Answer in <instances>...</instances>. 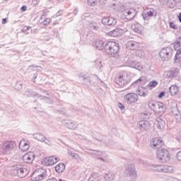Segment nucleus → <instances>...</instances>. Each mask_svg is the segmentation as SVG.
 Returning a JSON list of instances; mask_svg holds the SVG:
<instances>
[{
  "label": "nucleus",
  "mask_w": 181,
  "mask_h": 181,
  "mask_svg": "<svg viewBox=\"0 0 181 181\" xmlns=\"http://www.w3.org/2000/svg\"><path fill=\"white\" fill-rule=\"evenodd\" d=\"M119 49V44L115 41H107L105 44V52L110 57H118Z\"/></svg>",
  "instance_id": "nucleus-1"
},
{
  "label": "nucleus",
  "mask_w": 181,
  "mask_h": 181,
  "mask_svg": "<svg viewBox=\"0 0 181 181\" xmlns=\"http://www.w3.org/2000/svg\"><path fill=\"white\" fill-rule=\"evenodd\" d=\"M115 83L119 87H125L131 83V76L125 71L120 72L115 78Z\"/></svg>",
  "instance_id": "nucleus-2"
},
{
  "label": "nucleus",
  "mask_w": 181,
  "mask_h": 181,
  "mask_svg": "<svg viewBox=\"0 0 181 181\" xmlns=\"http://www.w3.org/2000/svg\"><path fill=\"white\" fill-rule=\"evenodd\" d=\"M148 107L156 114H165L166 106L162 102L151 100L148 103Z\"/></svg>",
  "instance_id": "nucleus-3"
},
{
  "label": "nucleus",
  "mask_w": 181,
  "mask_h": 181,
  "mask_svg": "<svg viewBox=\"0 0 181 181\" xmlns=\"http://www.w3.org/2000/svg\"><path fill=\"white\" fill-rule=\"evenodd\" d=\"M156 156L159 160L165 163L170 162L171 159L170 153H169V151L166 148L158 150Z\"/></svg>",
  "instance_id": "nucleus-4"
},
{
  "label": "nucleus",
  "mask_w": 181,
  "mask_h": 181,
  "mask_svg": "<svg viewBox=\"0 0 181 181\" xmlns=\"http://www.w3.org/2000/svg\"><path fill=\"white\" fill-rule=\"evenodd\" d=\"M46 177V170L44 168H38L33 173L31 179L33 181L43 180Z\"/></svg>",
  "instance_id": "nucleus-5"
},
{
  "label": "nucleus",
  "mask_w": 181,
  "mask_h": 181,
  "mask_svg": "<svg viewBox=\"0 0 181 181\" xmlns=\"http://www.w3.org/2000/svg\"><path fill=\"white\" fill-rule=\"evenodd\" d=\"M173 53V49L170 47L163 48L160 52V57L161 60L164 62H168L172 58V54Z\"/></svg>",
  "instance_id": "nucleus-6"
},
{
  "label": "nucleus",
  "mask_w": 181,
  "mask_h": 181,
  "mask_svg": "<svg viewBox=\"0 0 181 181\" xmlns=\"http://www.w3.org/2000/svg\"><path fill=\"white\" fill-rule=\"evenodd\" d=\"M164 145L165 142H163V140L160 137L153 138L150 141V146H151V148H162Z\"/></svg>",
  "instance_id": "nucleus-7"
},
{
  "label": "nucleus",
  "mask_w": 181,
  "mask_h": 181,
  "mask_svg": "<svg viewBox=\"0 0 181 181\" xmlns=\"http://www.w3.org/2000/svg\"><path fill=\"white\" fill-rule=\"evenodd\" d=\"M42 165L45 166H52L55 163H57V158L54 156H51L47 158H45L42 161Z\"/></svg>",
  "instance_id": "nucleus-8"
},
{
  "label": "nucleus",
  "mask_w": 181,
  "mask_h": 181,
  "mask_svg": "<svg viewBox=\"0 0 181 181\" xmlns=\"http://www.w3.org/2000/svg\"><path fill=\"white\" fill-rule=\"evenodd\" d=\"M124 100L127 104H134L138 101V95L136 93H128L125 95Z\"/></svg>",
  "instance_id": "nucleus-9"
},
{
  "label": "nucleus",
  "mask_w": 181,
  "mask_h": 181,
  "mask_svg": "<svg viewBox=\"0 0 181 181\" xmlns=\"http://www.w3.org/2000/svg\"><path fill=\"white\" fill-rule=\"evenodd\" d=\"M23 160L25 163H32L35 160V153L33 152L26 153L23 156Z\"/></svg>",
  "instance_id": "nucleus-10"
},
{
  "label": "nucleus",
  "mask_w": 181,
  "mask_h": 181,
  "mask_svg": "<svg viewBox=\"0 0 181 181\" xmlns=\"http://www.w3.org/2000/svg\"><path fill=\"white\" fill-rule=\"evenodd\" d=\"M102 23L107 26H114L117 25V20L112 17H104L102 19Z\"/></svg>",
  "instance_id": "nucleus-11"
},
{
  "label": "nucleus",
  "mask_w": 181,
  "mask_h": 181,
  "mask_svg": "<svg viewBox=\"0 0 181 181\" xmlns=\"http://www.w3.org/2000/svg\"><path fill=\"white\" fill-rule=\"evenodd\" d=\"M122 35H124V30L120 28H116L107 33V35L110 37H118L119 36H122Z\"/></svg>",
  "instance_id": "nucleus-12"
},
{
  "label": "nucleus",
  "mask_w": 181,
  "mask_h": 181,
  "mask_svg": "<svg viewBox=\"0 0 181 181\" xmlns=\"http://www.w3.org/2000/svg\"><path fill=\"white\" fill-rule=\"evenodd\" d=\"M30 144L28 140L22 139L20 141L19 148L22 152H26L29 149Z\"/></svg>",
  "instance_id": "nucleus-13"
},
{
  "label": "nucleus",
  "mask_w": 181,
  "mask_h": 181,
  "mask_svg": "<svg viewBox=\"0 0 181 181\" xmlns=\"http://www.w3.org/2000/svg\"><path fill=\"white\" fill-rule=\"evenodd\" d=\"M155 125L159 131H163V129H165V127H166V122L162 119H158L156 122Z\"/></svg>",
  "instance_id": "nucleus-14"
},
{
  "label": "nucleus",
  "mask_w": 181,
  "mask_h": 181,
  "mask_svg": "<svg viewBox=\"0 0 181 181\" xmlns=\"http://www.w3.org/2000/svg\"><path fill=\"white\" fill-rule=\"evenodd\" d=\"M28 175H29V170H28V169L26 168H19L17 170V176H18V177H26V176H28Z\"/></svg>",
  "instance_id": "nucleus-15"
},
{
  "label": "nucleus",
  "mask_w": 181,
  "mask_h": 181,
  "mask_svg": "<svg viewBox=\"0 0 181 181\" xmlns=\"http://www.w3.org/2000/svg\"><path fill=\"white\" fill-rule=\"evenodd\" d=\"M3 146L6 151L13 149L15 146H16V143H15V141H6Z\"/></svg>",
  "instance_id": "nucleus-16"
},
{
  "label": "nucleus",
  "mask_w": 181,
  "mask_h": 181,
  "mask_svg": "<svg viewBox=\"0 0 181 181\" xmlns=\"http://www.w3.org/2000/svg\"><path fill=\"white\" fill-rule=\"evenodd\" d=\"M170 93L171 95H177V94H179V87L176 85L171 86L170 87Z\"/></svg>",
  "instance_id": "nucleus-17"
},
{
  "label": "nucleus",
  "mask_w": 181,
  "mask_h": 181,
  "mask_svg": "<svg viewBox=\"0 0 181 181\" xmlns=\"http://www.w3.org/2000/svg\"><path fill=\"white\" fill-rule=\"evenodd\" d=\"M64 169H66V165L63 163H59L55 166V170L57 173H62L64 172Z\"/></svg>",
  "instance_id": "nucleus-18"
},
{
  "label": "nucleus",
  "mask_w": 181,
  "mask_h": 181,
  "mask_svg": "<svg viewBox=\"0 0 181 181\" xmlns=\"http://www.w3.org/2000/svg\"><path fill=\"white\" fill-rule=\"evenodd\" d=\"M125 13L127 16H129V18H134L135 15H136V11L134 8L127 9L125 11Z\"/></svg>",
  "instance_id": "nucleus-19"
},
{
  "label": "nucleus",
  "mask_w": 181,
  "mask_h": 181,
  "mask_svg": "<svg viewBox=\"0 0 181 181\" xmlns=\"http://www.w3.org/2000/svg\"><path fill=\"white\" fill-rule=\"evenodd\" d=\"M139 125L143 129H148V128H149V122L146 120H141L139 122Z\"/></svg>",
  "instance_id": "nucleus-20"
},
{
  "label": "nucleus",
  "mask_w": 181,
  "mask_h": 181,
  "mask_svg": "<svg viewBox=\"0 0 181 181\" xmlns=\"http://www.w3.org/2000/svg\"><path fill=\"white\" fill-rule=\"evenodd\" d=\"M175 50H181V37H179L173 44Z\"/></svg>",
  "instance_id": "nucleus-21"
},
{
  "label": "nucleus",
  "mask_w": 181,
  "mask_h": 181,
  "mask_svg": "<svg viewBox=\"0 0 181 181\" xmlns=\"http://www.w3.org/2000/svg\"><path fill=\"white\" fill-rule=\"evenodd\" d=\"M34 138L35 139H37V141H40L41 142L45 141V139H46L45 136H43V134H42L40 133H37V134H34Z\"/></svg>",
  "instance_id": "nucleus-22"
},
{
  "label": "nucleus",
  "mask_w": 181,
  "mask_h": 181,
  "mask_svg": "<svg viewBox=\"0 0 181 181\" xmlns=\"http://www.w3.org/2000/svg\"><path fill=\"white\" fill-rule=\"evenodd\" d=\"M129 46L131 47L132 50H136V49L139 47V43L132 41L129 42Z\"/></svg>",
  "instance_id": "nucleus-23"
},
{
  "label": "nucleus",
  "mask_w": 181,
  "mask_h": 181,
  "mask_svg": "<svg viewBox=\"0 0 181 181\" xmlns=\"http://www.w3.org/2000/svg\"><path fill=\"white\" fill-rule=\"evenodd\" d=\"M95 46L99 50L104 49V42L103 40H98L95 42Z\"/></svg>",
  "instance_id": "nucleus-24"
},
{
  "label": "nucleus",
  "mask_w": 181,
  "mask_h": 181,
  "mask_svg": "<svg viewBox=\"0 0 181 181\" xmlns=\"http://www.w3.org/2000/svg\"><path fill=\"white\" fill-rule=\"evenodd\" d=\"M137 94L140 95V97H145L146 95V92H145V88L141 87L137 90Z\"/></svg>",
  "instance_id": "nucleus-25"
},
{
  "label": "nucleus",
  "mask_w": 181,
  "mask_h": 181,
  "mask_svg": "<svg viewBox=\"0 0 181 181\" xmlns=\"http://www.w3.org/2000/svg\"><path fill=\"white\" fill-rule=\"evenodd\" d=\"M158 82L156 81H151L148 83V84L147 85V87L148 88H155V87H156V86H158Z\"/></svg>",
  "instance_id": "nucleus-26"
},
{
  "label": "nucleus",
  "mask_w": 181,
  "mask_h": 181,
  "mask_svg": "<svg viewBox=\"0 0 181 181\" xmlns=\"http://www.w3.org/2000/svg\"><path fill=\"white\" fill-rule=\"evenodd\" d=\"M146 16H153V10L148 9L146 13L144 12V14H143L144 19H146Z\"/></svg>",
  "instance_id": "nucleus-27"
},
{
  "label": "nucleus",
  "mask_w": 181,
  "mask_h": 181,
  "mask_svg": "<svg viewBox=\"0 0 181 181\" xmlns=\"http://www.w3.org/2000/svg\"><path fill=\"white\" fill-rule=\"evenodd\" d=\"M134 83H135V84L141 85V84H145L146 81L144 79V77H141L139 79H137L136 81H135Z\"/></svg>",
  "instance_id": "nucleus-28"
},
{
  "label": "nucleus",
  "mask_w": 181,
  "mask_h": 181,
  "mask_svg": "<svg viewBox=\"0 0 181 181\" xmlns=\"http://www.w3.org/2000/svg\"><path fill=\"white\" fill-rule=\"evenodd\" d=\"M170 28H172L173 29H177V26L176 25H175L174 23L170 22L169 23Z\"/></svg>",
  "instance_id": "nucleus-29"
},
{
  "label": "nucleus",
  "mask_w": 181,
  "mask_h": 181,
  "mask_svg": "<svg viewBox=\"0 0 181 181\" xmlns=\"http://www.w3.org/2000/svg\"><path fill=\"white\" fill-rule=\"evenodd\" d=\"M177 160H181V151H179L177 153Z\"/></svg>",
  "instance_id": "nucleus-30"
},
{
  "label": "nucleus",
  "mask_w": 181,
  "mask_h": 181,
  "mask_svg": "<svg viewBox=\"0 0 181 181\" xmlns=\"http://www.w3.org/2000/svg\"><path fill=\"white\" fill-rule=\"evenodd\" d=\"M118 107L120 108V110H124V108H125V106H124L121 103H118Z\"/></svg>",
  "instance_id": "nucleus-31"
},
{
  "label": "nucleus",
  "mask_w": 181,
  "mask_h": 181,
  "mask_svg": "<svg viewBox=\"0 0 181 181\" xmlns=\"http://www.w3.org/2000/svg\"><path fill=\"white\" fill-rule=\"evenodd\" d=\"M165 91L161 92L158 95V98H162V97H165Z\"/></svg>",
  "instance_id": "nucleus-32"
},
{
  "label": "nucleus",
  "mask_w": 181,
  "mask_h": 181,
  "mask_svg": "<svg viewBox=\"0 0 181 181\" xmlns=\"http://www.w3.org/2000/svg\"><path fill=\"white\" fill-rule=\"evenodd\" d=\"M26 9H28V7H26V6H23L21 7L22 12H25L26 11Z\"/></svg>",
  "instance_id": "nucleus-33"
},
{
  "label": "nucleus",
  "mask_w": 181,
  "mask_h": 181,
  "mask_svg": "<svg viewBox=\"0 0 181 181\" xmlns=\"http://www.w3.org/2000/svg\"><path fill=\"white\" fill-rule=\"evenodd\" d=\"M177 18H178L179 22H180V23H181V13H180L177 15Z\"/></svg>",
  "instance_id": "nucleus-34"
},
{
  "label": "nucleus",
  "mask_w": 181,
  "mask_h": 181,
  "mask_svg": "<svg viewBox=\"0 0 181 181\" xmlns=\"http://www.w3.org/2000/svg\"><path fill=\"white\" fill-rule=\"evenodd\" d=\"M134 30L135 32H136L137 33H139V32H141V29H136V28H134Z\"/></svg>",
  "instance_id": "nucleus-35"
},
{
  "label": "nucleus",
  "mask_w": 181,
  "mask_h": 181,
  "mask_svg": "<svg viewBox=\"0 0 181 181\" xmlns=\"http://www.w3.org/2000/svg\"><path fill=\"white\" fill-rule=\"evenodd\" d=\"M1 22H2L3 25L6 23V18H4Z\"/></svg>",
  "instance_id": "nucleus-36"
},
{
  "label": "nucleus",
  "mask_w": 181,
  "mask_h": 181,
  "mask_svg": "<svg viewBox=\"0 0 181 181\" xmlns=\"http://www.w3.org/2000/svg\"><path fill=\"white\" fill-rule=\"evenodd\" d=\"M88 181H95L94 177H90L88 179Z\"/></svg>",
  "instance_id": "nucleus-37"
},
{
  "label": "nucleus",
  "mask_w": 181,
  "mask_h": 181,
  "mask_svg": "<svg viewBox=\"0 0 181 181\" xmlns=\"http://www.w3.org/2000/svg\"><path fill=\"white\" fill-rule=\"evenodd\" d=\"M45 21H46V22H47V23H49L50 22V19H49V18H47Z\"/></svg>",
  "instance_id": "nucleus-38"
}]
</instances>
